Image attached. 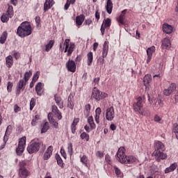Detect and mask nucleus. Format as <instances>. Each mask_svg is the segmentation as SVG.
<instances>
[{
	"label": "nucleus",
	"mask_w": 178,
	"mask_h": 178,
	"mask_svg": "<svg viewBox=\"0 0 178 178\" xmlns=\"http://www.w3.org/2000/svg\"><path fill=\"white\" fill-rule=\"evenodd\" d=\"M117 156L120 163H128L129 165H131V163H134L137 161V158L134 156H126V149L123 147L118 149Z\"/></svg>",
	"instance_id": "obj_1"
},
{
	"label": "nucleus",
	"mask_w": 178,
	"mask_h": 178,
	"mask_svg": "<svg viewBox=\"0 0 178 178\" xmlns=\"http://www.w3.org/2000/svg\"><path fill=\"white\" fill-rule=\"evenodd\" d=\"M33 76V72L31 71L26 72L24 74V79H20L16 86L15 88V94L17 97H19L20 94H22V91H24V88H26V84H27V81L30 80V78Z\"/></svg>",
	"instance_id": "obj_2"
},
{
	"label": "nucleus",
	"mask_w": 178,
	"mask_h": 178,
	"mask_svg": "<svg viewBox=\"0 0 178 178\" xmlns=\"http://www.w3.org/2000/svg\"><path fill=\"white\" fill-rule=\"evenodd\" d=\"M144 99V97H138L137 102L133 104V108L135 112H138L142 116H149V115H151L149 110L147 108H143Z\"/></svg>",
	"instance_id": "obj_3"
},
{
	"label": "nucleus",
	"mask_w": 178,
	"mask_h": 178,
	"mask_svg": "<svg viewBox=\"0 0 178 178\" xmlns=\"http://www.w3.org/2000/svg\"><path fill=\"white\" fill-rule=\"evenodd\" d=\"M17 34L21 38H24L31 34V25L28 22H22L17 28Z\"/></svg>",
	"instance_id": "obj_4"
},
{
	"label": "nucleus",
	"mask_w": 178,
	"mask_h": 178,
	"mask_svg": "<svg viewBox=\"0 0 178 178\" xmlns=\"http://www.w3.org/2000/svg\"><path fill=\"white\" fill-rule=\"evenodd\" d=\"M41 145H43V149H45V145L42 144V142H40V140L32 141V143L27 147V151L29 154H34L35 152H38Z\"/></svg>",
	"instance_id": "obj_5"
},
{
	"label": "nucleus",
	"mask_w": 178,
	"mask_h": 178,
	"mask_svg": "<svg viewBox=\"0 0 178 178\" xmlns=\"http://www.w3.org/2000/svg\"><path fill=\"white\" fill-rule=\"evenodd\" d=\"M108 95L105 92H102L97 87H95L92 89V98H94L95 101H102V99H105V98H107Z\"/></svg>",
	"instance_id": "obj_6"
},
{
	"label": "nucleus",
	"mask_w": 178,
	"mask_h": 178,
	"mask_svg": "<svg viewBox=\"0 0 178 178\" xmlns=\"http://www.w3.org/2000/svg\"><path fill=\"white\" fill-rule=\"evenodd\" d=\"M26 136H23L22 138H19L18 147L16 149L17 155L21 156L23 152H24V148H26Z\"/></svg>",
	"instance_id": "obj_7"
},
{
	"label": "nucleus",
	"mask_w": 178,
	"mask_h": 178,
	"mask_svg": "<svg viewBox=\"0 0 178 178\" xmlns=\"http://www.w3.org/2000/svg\"><path fill=\"white\" fill-rule=\"evenodd\" d=\"M13 17V7L9 6L6 14H3L1 17V20L2 23H6L9 22V18L12 19Z\"/></svg>",
	"instance_id": "obj_8"
},
{
	"label": "nucleus",
	"mask_w": 178,
	"mask_h": 178,
	"mask_svg": "<svg viewBox=\"0 0 178 178\" xmlns=\"http://www.w3.org/2000/svg\"><path fill=\"white\" fill-rule=\"evenodd\" d=\"M69 42H70V40L66 39L63 43V45L65 46L64 52H67V56H70L73 54V51H74V43L71 42L69 47Z\"/></svg>",
	"instance_id": "obj_9"
},
{
	"label": "nucleus",
	"mask_w": 178,
	"mask_h": 178,
	"mask_svg": "<svg viewBox=\"0 0 178 178\" xmlns=\"http://www.w3.org/2000/svg\"><path fill=\"white\" fill-rule=\"evenodd\" d=\"M108 44V42H104L103 44L102 57H99L98 58V62L100 63V65L104 63L105 59L104 58H106V56L108 55V52L109 51V45Z\"/></svg>",
	"instance_id": "obj_10"
},
{
	"label": "nucleus",
	"mask_w": 178,
	"mask_h": 178,
	"mask_svg": "<svg viewBox=\"0 0 178 178\" xmlns=\"http://www.w3.org/2000/svg\"><path fill=\"white\" fill-rule=\"evenodd\" d=\"M106 119L108 122H112L115 119V108L111 106L106 110Z\"/></svg>",
	"instance_id": "obj_11"
},
{
	"label": "nucleus",
	"mask_w": 178,
	"mask_h": 178,
	"mask_svg": "<svg viewBox=\"0 0 178 178\" xmlns=\"http://www.w3.org/2000/svg\"><path fill=\"white\" fill-rule=\"evenodd\" d=\"M176 91V84L175 83H171L167 89H165L163 90V94L165 95V97H169V95H171V94H173Z\"/></svg>",
	"instance_id": "obj_12"
},
{
	"label": "nucleus",
	"mask_w": 178,
	"mask_h": 178,
	"mask_svg": "<svg viewBox=\"0 0 178 178\" xmlns=\"http://www.w3.org/2000/svg\"><path fill=\"white\" fill-rule=\"evenodd\" d=\"M30 176V172L29 170H27L26 168L22 167L20 165L19 170V177L20 178H27Z\"/></svg>",
	"instance_id": "obj_13"
},
{
	"label": "nucleus",
	"mask_w": 178,
	"mask_h": 178,
	"mask_svg": "<svg viewBox=\"0 0 178 178\" xmlns=\"http://www.w3.org/2000/svg\"><path fill=\"white\" fill-rule=\"evenodd\" d=\"M66 67L68 72H72V73H74L76 72V63L73 60H69L66 63Z\"/></svg>",
	"instance_id": "obj_14"
},
{
	"label": "nucleus",
	"mask_w": 178,
	"mask_h": 178,
	"mask_svg": "<svg viewBox=\"0 0 178 178\" xmlns=\"http://www.w3.org/2000/svg\"><path fill=\"white\" fill-rule=\"evenodd\" d=\"M154 155L156 158H157V161H161V159H166V158H168V155L163 153L162 150H155Z\"/></svg>",
	"instance_id": "obj_15"
},
{
	"label": "nucleus",
	"mask_w": 178,
	"mask_h": 178,
	"mask_svg": "<svg viewBox=\"0 0 178 178\" xmlns=\"http://www.w3.org/2000/svg\"><path fill=\"white\" fill-rule=\"evenodd\" d=\"M54 152V147L52 146H49L47 150L45 151L43 159L44 161H48L49 159L52 156V152Z\"/></svg>",
	"instance_id": "obj_16"
},
{
	"label": "nucleus",
	"mask_w": 178,
	"mask_h": 178,
	"mask_svg": "<svg viewBox=\"0 0 178 178\" xmlns=\"http://www.w3.org/2000/svg\"><path fill=\"white\" fill-rule=\"evenodd\" d=\"M47 118H48L49 122L51 124H53V126H54V127H55V129H58L59 127V124L54 118V114L52 113H49L47 115Z\"/></svg>",
	"instance_id": "obj_17"
},
{
	"label": "nucleus",
	"mask_w": 178,
	"mask_h": 178,
	"mask_svg": "<svg viewBox=\"0 0 178 178\" xmlns=\"http://www.w3.org/2000/svg\"><path fill=\"white\" fill-rule=\"evenodd\" d=\"M155 52V47L152 46L147 49V59L146 60L147 63H149L152 59V54Z\"/></svg>",
	"instance_id": "obj_18"
},
{
	"label": "nucleus",
	"mask_w": 178,
	"mask_h": 178,
	"mask_svg": "<svg viewBox=\"0 0 178 178\" xmlns=\"http://www.w3.org/2000/svg\"><path fill=\"white\" fill-rule=\"evenodd\" d=\"M52 113H54L55 115H56V118L58 119V120H62V113L59 111V109H58V106H52Z\"/></svg>",
	"instance_id": "obj_19"
},
{
	"label": "nucleus",
	"mask_w": 178,
	"mask_h": 178,
	"mask_svg": "<svg viewBox=\"0 0 178 178\" xmlns=\"http://www.w3.org/2000/svg\"><path fill=\"white\" fill-rule=\"evenodd\" d=\"M54 3H55L54 0H46L44 3V12H47V10H48V9H51V8H52V6H54Z\"/></svg>",
	"instance_id": "obj_20"
},
{
	"label": "nucleus",
	"mask_w": 178,
	"mask_h": 178,
	"mask_svg": "<svg viewBox=\"0 0 178 178\" xmlns=\"http://www.w3.org/2000/svg\"><path fill=\"white\" fill-rule=\"evenodd\" d=\"M163 33H165V34H172V31H173V27L168 24H164L163 25Z\"/></svg>",
	"instance_id": "obj_21"
},
{
	"label": "nucleus",
	"mask_w": 178,
	"mask_h": 178,
	"mask_svg": "<svg viewBox=\"0 0 178 178\" xmlns=\"http://www.w3.org/2000/svg\"><path fill=\"white\" fill-rule=\"evenodd\" d=\"M112 9H113V3H112V0H107L106 10L108 15L112 13Z\"/></svg>",
	"instance_id": "obj_22"
},
{
	"label": "nucleus",
	"mask_w": 178,
	"mask_h": 178,
	"mask_svg": "<svg viewBox=\"0 0 178 178\" xmlns=\"http://www.w3.org/2000/svg\"><path fill=\"white\" fill-rule=\"evenodd\" d=\"M162 47L163 48H165V49H170V47H172L170 40L164 38L162 41Z\"/></svg>",
	"instance_id": "obj_23"
},
{
	"label": "nucleus",
	"mask_w": 178,
	"mask_h": 178,
	"mask_svg": "<svg viewBox=\"0 0 178 178\" xmlns=\"http://www.w3.org/2000/svg\"><path fill=\"white\" fill-rule=\"evenodd\" d=\"M154 147L155 151H165V145L161 141H156Z\"/></svg>",
	"instance_id": "obj_24"
},
{
	"label": "nucleus",
	"mask_w": 178,
	"mask_h": 178,
	"mask_svg": "<svg viewBox=\"0 0 178 178\" xmlns=\"http://www.w3.org/2000/svg\"><path fill=\"white\" fill-rule=\"evenodd\" d=\"M126 10H122V14L117 17V21L120 24H124V19H126Z\"/></svg>",
	"instance_id": "obj_25"
},
{
	"label": "nucleus",
	"mask_w": 178,
	"mask_h": 178,
	"mask_svg": "<svg viewBox=\"0 0 178 178\" xmlns=\"http://www.w3.org/2000/svg\"><path fill=\"white\" fill-rule=\"evenodd\" d=\"M35 91L37 95L41 97L42 95V83L38 82L35 86Z\"/></svg>",
	"instance_id": "obj_26"
},
{
	"label": "nucleus",
	"mask_w": 178,
	"mask_h": 178,
	"mask_svg": "<svg viewBox=\"0 0 178 178\" xmlns=\"http://www.w3.org/2000/svg\"><path fill=\"white\" fill-rule=\"evenodd\" d=\"M54 99L56 101V105H58V106H59V108L62 109V108H63V104L62 103V97H60V96L58 95H54Z\"/></svg>",
	"instance_id": "obj_27"
},
{
	"label": "nucleus",
	"mask_w": 178,
	"mask_h": 178,
	"mask_svg": "<svg viewBox=\"0 0 178 178\" xmlns=\"http://www.w3.org/2000/svg\"><path fill=\"white\" fill-rule=\"evenodd\" d=\"M6 65L7 67H12L13 65V57L12 56H8L6 58Z\"/></svg>",
	"instance_id": "obj_28"
},
{
	"label": "nucleus",
	"mask_w": 178,
	"mask_h": 178,
	"mask_svg": "<svg viewBox=\"0 0 178 178\" xmlns=\"http://www.w3.org/2000/svg\"><path fill=\"white\" fill-rule=\"evenodd\" d=\"M176 168H177V163H174L170 165V167L165 168V173H170V172H173Z\"/></svg>",
	"instance_id": "obj_29"
},
{
	"label": "nucleus",
	"mask_w": 178,
	"mask_h": 178,
	"mask_svg": "<svg viewBox=\"0 0 178 178\" xmlns=\"http://www.w3.org/2000/svg\"><path fill=\"white\" fill-rule=\"evenodd\" d=\"M88 123H89L90 129L92 130L95 129L97 126L95 125V123H94V118L92 116H90L88 118Z\"/></svg>",
	"instance_id": "obj_30"
},
{
	"label": "nucleus",
	"mask_w": 178,
	"mask_h": 178,
	"mask_svg": "<svg viewBox=\"0 0 178 178\" xmlns=\"http://www.w3.org/2000/svg\"><path fill=\"white\" fill-rule=\"evenodd\" d=\"M151 81H152V78L151 77V75L146 74L143 78L144 86H148V84H149Z\"/></svg>",
	"instance_id": "obj_31"
},
{
	"label": "nucleus",
	"mask_w": 178,
	"mask_h": 178,
	"mask_svg": "<svg viewBox=\"0 0 178 178\" xmlns=\"http://www.w3.org/2000/svg\"><path fill=\"white\" fill-rule=\"evenodd\" d=\"M84 22V15H81L76 18V26H81Z\"/></svg>",
	"instance_id": "obj_32"
},
{
	"label": "nucleus",
	"mask_w": 178,
	"mask_h": 178,
	"mask_svg": "<svg viewBox=\"0 0 178 178\" xmlns=\"http://www.w3.org/2000/svg\"><path fill=\"white\" fill-rule=\"evenodd\" d=\"M87 58L88 66H91V64L92 63V60L94 59L92 51H90L87 54Z\"/></svg>",
	"instance_id": "obj_33"
},
{
	"label": "nucleus",
	"mask_w": 178,
	"mask_h": 178,
	"mask_svg": "<svg viewBox=\"0 0 178 178\" xmlns=\"http://www.w3.org/2000/svg\"><path fill=\"white\" fill-rule=\"evenodd\" d=\"M55 44V41L50 40L47 44L45 46V51L46 52H49L52 47H54V44Z\"/></svg>",
	"instance_id": "obj_34"
},
{
	"label": "nucleus",
	"mask_w": 178,
	"mask_h": 178,
	"mask_svg": "<svg viewBox=\"0 0 178 178\" xmlns=\"http://www.w3.org/2000/svg\"><path fill=\"white\" fill-rule=\"evenodd\" d=\"M8 38V32L4 31L0 37V44H5Z\"/></svg>",
	"instance_id": "obj_35"
},
{
	"label": "nucleus",
	"mask_w": 178,
	"mask_h": 178,
	"mask_svg": "<svg viewBox=\"0 0 178 178\" xmlns=\"http://www.w3.org/2000/svg\"><path fill=\"white\" fill-rule=\"evenodd\" d=\"M113 169L117 177H120V178L123 177V172H122V171L120 170V169H119V168H118L117 166H114Z\"/></svg>",
	"instance_id": "obj_36"
},
{
	"label": "nucleus",
	"mask_w": 178,
	"mask_h": 178,
	"mask_svg": "<svg viewBox=\"0 0 178 178\" xmlns=\"http://www.w3.org/2000/svg\"><path fill=\"white\" fill-rule=\"evenodd\" d=\"M90 112H91V105H90V104H88L85 106L84 111V114L86 118H88V116H90Z\"/></svg>",
	"instance_id": "obj_37"
},
{
	"label": "nucleus",
	"mask_w": 178,
	"mask_h": 178,
	"mask_svg": "<svg viewBox=\"0 0 178 178\" xmlns=\"http://www.w3.org/2000/svg\"><path fill=\"white\" fill-rule=\"evenodd\" d=\"M74 2H76V0H67V2L64 6L65 10H67L69 6H70V5H74Z\"/></svg>",
	"instance_id": "obj_38"
},
{
	"label": "nucleus",
	"mask_w": 178,
	"mask_h": 178,
	"mask_svg": "<svg viewBox=\"0 0 178 178\" xmlns=\"http://www.w3.org/2000/svg\"><path fill=\"white\" fill-rule=\"evenodd\" d=\"M81 162L86 166V168H88V165L87 162H88V159L87 158V156L83 155V157H81Z\"/></svg>",
	"instance_id": "obj_39"
},
{
	"label": "nucleus",
	"mask_w": 178,
	"mask_h": 178,
	"mask_svg": "<svg viewBox=\"0 0 178 178\" xmlns=\"http://www.w3.org/2000/svg\"><path fill=\"white\" fill-rule=\"evenodd\" d=\"M56 159L58 166H60L62 168L63 166V160H62V158L59 154L56 155Z\"/></svg>",
	"instance_id": "obj_40"
},
{
	"label": "nucleus",
	"mask_w": 178,
	"mask_h": 178,
	"mask_svg": "<svg viewBox=\"0 0 178 178\" xmlns=\"http://www.w3.org/2000/svg\"><path fill=\"white\" fill-rule=\"evenodd\" d=\"M112 23V20L110 18H106L104 19V22H103V26L104 27H111V24Z\"/></svg>",
	"instance_id": "obj_41"
},
{
	"label": "nucleus",
	"mask_w": 178,
	"mask_h": 178,
	"mask_svg": "<svg viewBox=\"0 0 178 178\" xmlns=\"http://www.w3.org/2000/svg\"><path fill=\"white\" fill-rule=\"evenodd\" d=\"M67 108H70V109H73V108H74V104H73V102L72 101V96L68 97Z\"/></svg>",
	"instance_id": "obj_42"
},
{
	"label": "nucleus",
	"mask_w": 178,
	"mask_h": 178,
	"mask_svg": "<svg viewBox=\"0 0 178 178\" xmlns=\"http://www.w3.org/2000/svg\"><path fill=\"white\" fill-rule=\"evenodd\" d=\"M49 129V124H48V122H44L42 128V131L41 133H47V131H48V130Z\"/></svg>",
	"instance_id": "obj_43"
},
{
	"label": "nucleus",
	"mask_w": 178,
	"mask_h": 178,
	"mask_svg": "<svg viewBox=\"0 0 178 178\" xmlns=\"http://www.w3.org/2000/svg\"><path fill=\"white\" fill-rule=\"evenodd\" d=\"M67 152L70 156H72V155H73V145L72 144V143H68Z\"/></svg>",
	"instance_id": "obj_44"
},
{
	"label": "nucleus",
	"mask_w": 178,
	"mask_h": 178,
	"mask_svg": "<svg viewBox=\"0 0 178 178\" xmlns=\"http://www.w3.org/2000/svg\"><path fill=\"white\" fill-rule=\"evenodd\" d=\"M80 137L81 140H84V138L86 139V141H88L90 140V136L86 132H83L81 134Z\"/></svg>",
	"instance_id": "obj_45"
},
{
	"label": "nucleus",
	"mask_w": 178,
	"mask_h": 178,
	"mask_svg": "<svg viewBox=\"0 0 178 178\" xmlns=\"http://www.w3.org/2000/svg\"><path fill=\"white\" fill-rule=\"evenodd\" d=\"M35 106V99L34 97H32L30 101V111H33Z\"/></svg>",
	"instance_id": "obj_46"
},
{
	"label": "nucleus",
	"mask_w": 178,
	"mask_h": 178,
	"mask_svg": "<svg viewBox=\"0 0 178 178\" xmlns=\"http://www.w3.org/2000/svg\"><path fill=\"white\" fill-rule=\"evenodd\" d=\"M173 133H175L176 138L178 140V125L177 124H174V128L172 129Z\"/></svg>",
	"instance_id": "obj_47"
},
{
	"label": "nucleus",
	"mask_w": 178,
	"mask_h": 178,
	"mask_svg": "<svg viewBox=\"0 0 178 178\" xmlns=\"http://www.w3.org/2000/svg\"><path fill=\"white\" fill-rule=\"evenodd\" d=\"M39 77H40V71H38L35 72V74H33L32 81L36 82L37 80H38Z\"/></svg>",
	"instance_id": "obj_48"
},
{
	"label": "nucleus",
	"mask_w": 178,
	"mask_h": 178,
	"mask_svg": "<svg viewBox=\"0 0 178 178\" xmlns=\"http://www.w3.org/2000/svg\"><path fill=\"white\" fill-rule=\"evenodd\" d=\"M12 131V127L10 126H8L6 130V133H5V136H4V138L5 137H8V136H10V133Z\"/></svg>",
	"instance_id": "obj_49"
},
{
	"label": "nucleus",
	"mask_w": 178,
	"mask_h": 178,
	"mask_svg": "<svg viewBox=\"0 0 178 178\" xmlns=\"http://www.w3.org/2000/svg\"><path fill=\"white\" fill-rule=\"evenodd\" d=\"M154 121L156 122L157 123H161L162 122V118H161L158 115H155L154 118Z\"/></svg>",
	"instance_id": "obj_50"
},
{
	"label": "nucleus",
	"mask_w": 178,
	"mask_h": 178,
	"mask_svg": "<svg viewBox=\"0 0 178 178\" xmlns=\"http://www.w3.org/2000/svg\"><path fill=\"white\" fill-rule=\"evenodd\" d=\"M13 87V83L9 81L7 86V90L8 91V92H10V91H12Z\"/></svg>",
	"instance_id": "obj_51"
},
{
	"label": "nucleus",
	"mask_w": 178,
	"mask_h": 178,
	"mask_svg": "<svg viewBox=\"0 0 178 178\" xmlns=\"http://www.w3.org/2000/svg\"><path fill=\"white\" fill-rule=\"evenodd\" d=\"M105 161L108 163V165H111L112 163V161H111V156L109 154H106L105 156Z\"/></svg>",
	"instance_id": "obj_52"
},
{
	"label": "nucleus",
	"mask_w": 178,
	"mask_h": 178,
	"mask_svg": "<svg viewBox=\"0 0 178 178\" xmlns=\"http://www.w3.org/2000/svg\"><path fill=\"white\" fill-rule=\"evenodd\" d=\"M37 120H38V115H35V118H33V119L32 120L31 125H32V126H35V124H37Z\"/></svg>",
	"instance_id": "obj_53"
},
{
	"label": "nucleus",
	"mask_w": 178,
	"mask_h": 178,
	"mask_svg": "<svg viewBox=\"0 0 178 178\" xmlns=\"http://www.w3.org/2000/svg\"><path fill=\"white\" fill-rule=\"evenodd\" d=\"M20 111H22V109L20 108V107L19 106H17V104H15L14 106V112L15 113H17V112H20Z\"/></svg>",
	"instance_id": "obj_54"
},
{
	"label": "nucleus",
	"mask_w": 178,
	"mask_h": 178,
	"mask_svg": "<svg viewBox=\"0 0 178 178\" xmlns=\"http://www.w3.org/2000/svg\"><path fill=\"white\" fill-rule=\"evenodd\" d=\"M79 122H80V119L79 118H74L73 120V122L71 125L72 126H77V123H79Z\"/></svg>",
	"instance_id": "obj_55"
},
{
	"label": "nucleus",
	"mask_w": 178,
	"mask_h": 178,
	"mask_svg": "<svg viewBox=\"0 0 178 178\" xmlns=\"http://www.w3.org/2000/svg\"><path fill=\"white\" fill-rule=\"evenodd\" d=\"M60 154L64 158V159H66L67 155H66V152L64 150V149H60Z\"/></svg>",
	"instance_id": "obj_56"
},
{
	"label": "nucleus",
	"mask_w": 178,
	"mask_h": 178,
	"mask_svg": "<svg viewBox=\"0 0 178 178\" xmlns=\"http://www.w3.org/2000/svg\"><path fill=\"white\" fill-rule=\"evenodd\" d=\"M105 29H106V26H104V24H102L100 31L102 33V35H104L105 34Z\"/></svg>",
	"instance_id": "obj_57"
},
{
	"label": "nucleus",
	"mask_w": 178,
	"mask_h": 178,
	"mask_svg": "<svg viewBox=\"0 0 178 178\" xmlns=\"http://www.w3.org/2000/svg\"><path fill=\"white\" fill-rule=\"evenodd\" d=\"M101 113H102V110H101V108L98 107L95 110V115H100Z\"/></svg>",
	"instance_id": "obj_58"
},
{
	"label": "nucleus",
	"mask_w": 178,
	"mask_h": 178,
	"mask_svg": "<svg viewBox=\"0 0 178 178\" xmlns=\"http://www.w3.org/2000/svg\"><path fill=\"white\" fill-rule=\"evenodd\" d=\"M96 156H98V158H103L104 153H102V152H101V151H98L96 153Z\"/></svg>",
	"instance_id": "obj_59"
},
{
	"label": "nucleus",
	"mask_w": 178,
	"mask_h": 178,
	"mask_svg": "<svg viewBox=\"0 0 178 178\" xmlns=\"http://www.w3.org/2000/svg\"><path fill=\"white\" fill-rule=\"evenodd\" d=\"M63 38H62L61 42H60V51L61 52H63V50L65 49V47H63Z\"/></svg>",
	"instance_id": "obj_60"
},
{
	"label": "nucleus",
	"mask_w": 178,
	"mask_h": 178,
	"mask_svg": "<svg viewBox=\"0 0 178 178\" xmlns=\"http://www.w3.org/2000/svg\"><path fill=\"white\" fill-rule=\"evenodd\" d=\"M95 120L97 124H99V115L95 114Z\"/></svg>",
	"instance_id": "obj_61"
},
{
	"label": "nucleus",
	"mask_w": 178,
	"mask_h": 178,
	"mask_svg": "<svg viewBox=\"0 0 178 178\" xmlns=\"http://www.w3.org/2000/svg\"><path fill=\"white\" fill-rule=\"evenodd\" d=\"M71 131L72 134H74L76 133V126L75 125H71Z\"/></svg>",
	"instance_id": "obj_62"
},
{
	"label": "nucleus",
	"mask_w": 178,
	"mask_h": 178,
	"mask_svg": "<svg viewBox=\"0 0 178 178\" xmlns=\"http://www.w3.org/2000/svg\"><path fill=\"white\" fill-rule=\"evenodd\" d=\"M110 129L111 130H112L113 131H115V130H116V125H115V124H111L110 125Z\"/></svg>",
	"instance_id": "obj_63"
},
{
	"label": "nucleus",
	"mask_w": 178,
	"mask_h": 178,
	"mask_svg": "<svg viewBox=\"0 0 178 178\" xmlns=\"http://www.w3.org/2000/svg\"><path fill=\"white\" fill-rule=\"evenodd\" d=\"M93 83L95 85L98 84V83H99V77L95 78L93 80Z\"/></svg>",
	"instance_id": "obj_64"
}]
</instances>
